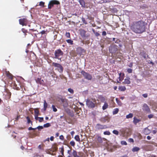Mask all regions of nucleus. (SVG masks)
I'll return each mask as SVG.
<instances>
[{"label":"nucleus","mask_w":157,"mask_h":157,"mask_svg":"<svg viewBox=\"0 0 157 157\" xmlns=\"http://www.w3.org/2000/svg\"><path fill=\"white\" fill-rule=\"evenodd\" d=\"M95 128L96 129H100L106 128H107V127L106 125H103L100 124H98L96 125Z\"/></svg>","instance_id":"9b49d317"},{"label":"nucleus","mask_w":157,"mask_h":157,"mask_svg":"<svg viewBox=\"0 0 157 157\" xmlns=\"http://www.w3.org/2000/svg\"><path fill=\"white\" fill-rule=\"evenodd\" d=\"M153 115L152 114H150L148 115V117L150 119L153 117Z\"/></svg>","instance_id":"8fccbe9b"},{"label":"nucleus","mask_w":157,"mask_h":157,"mask_svg":"<svg viewBox=\"0 0 157 157\" xmlns=\"http://www.w3.org/2000/svg\"><path fill=\"white\" fill-rule=\"evenodd\" d=\"M106 32L105 31H103L102 33V35L103 36L106 35Z\"/></svg>","instance_id":"6e6d98bb"},{"label":"nucleus","mask_w":157,"mask_h":157,"mask_svg":"<svg viewBox=\"0 0 157 157\" xmlns=\"http://www.w3.org/2000/svg\"><path fill=\"white\" fill-rule=\"evenodd\" d=\"M54 137L53 136H51L50 138V140L51 141H53L54 140Z\"/></svg>","instance_id":"13d9d810"},{"label":"nucleus","mask_w":157,"mask_h":157,"mask_svg":"<svg viewBox=\"0 0 157 157\" xmlns=\"http://www.w3.org/2000/svg\"><path fill=\"white\" fill-rule=\"evenodd\" d=\"M39 114V111L38 110H35V118L36 120L39 121V117H38Z\"/></svg>","instance_id":"ddd939ff"},{"label":"nucleus","mask_w":157,"mask_h":157,"mask_svg":"<svg viewBox=\"0 0 157 157\" xmlns=\"http://www.w3.org/2000/svg\"><path fill=\"white\" fill-rule=\"evenodd\" d=\"M129 141L130 142H134L133 140L132 139H129Z\"/></svg>","instance_id":"bf43d9fd"},{"label":"nucleus","mask_w":157,"mask_h":157,"mask_svg":"<svg viewBox=\"0 0 157 157\" xmlns=\"http://www.w3.org/2000/svg\"><path fill=\"white\" fill-rule=\"evenodd\" d=\"M34 65L36 66H37V67H38L39 66V62H35V64Z\"/></svg>","instance_id":"864d4df0"},{"label":"nucleus","mask_w":157,"mask_h":157,"mask_svg":"<svg viewBox=\"0 0 157 157\" xmlns=\"http://www.w3.org/2000/svg\"><path fill=\"white\" fill-rule=\"evenodd\" d=\"M108 104L106 102L105 103L104 105L102 107V109L104 110L106 108H108Z\"/></svg>","instance_id":"393cba45"},{"label":"nucleus","mask_w":157,"mask_h":157,"mask_svg":"<svg viewBox=\"0 0 157 157\" xmlns=\"http://www.w3.org/2000/svg\"><path fill=\"white\" fill-rule=\"evenodd\" d=\"M52 107L53 109V111L55 112H56L57 111V109L55 107V106L54 105H52Z\"/></svg>","instance_id":"4c0bfd02"},{"label":"nucleus","mask_w":157,"mask_h":157,"mask_svg":"<svg viewBox=\"0 0 157 157\" xmlns=\"http://www.w3.org/2000/svg\"><path fill=\"white\" fill-rule=\"evenodd\" d=\"M121 143L122 145H126L127 144L126 142L125 141H122Z\"/></svg>","instance_id":"a18cd8bd"},{"label":"nucleus","mask_w":157,"mask_h":157,"mask_svg":"<svg viewBox=\"0 0 157 157\" xmlns=\"http://www.w3.org/2000/svg\"><path fill=\"white\" fill-rule=\"evenodd\" d=\"M43 120V117H40V122H42Z\"/></svg>","instance_id":"680f3d73"},{"label":"nucleus","mask_w":157,"mask_h":157,"mask_svg":"<svg viewBox=\"0 0 157 157\" xmlns=\"http://www.w3.org/2000/svg\"><path fill=\"white\" fill-rule=\"evenodd\" d=\"M94 33L95 35H96V36H99V34L97 32H94Z\"/></svg>","instance_id":"603ef678"},{"label":"nucleus","mask_w":157,"mask_h":157,"mask_svg":"<svg viewBox=\"0 0 157 157\" xmlns=\"http://www.w3.org/2000/svg\"><path fill=\"white\" fill-rule=\"evenodd\" d=\"M59 139L62 140H63L64 139V137L63 135H61L59 136Z\"/></svg>","instance_id":"09e8293b"},{"label":"nucleus","mask_w":157,"mask_h":157,"mask_svg":"<svg viewBox=\"0 0 157 157\" xmlns=\"http://www.w3.org/2000/svg\"><path fill=\"white\" fill-rule=\"evenodd\" d=\"M140 148L137 147H135L132 149V151L133 152L137 151L139 150Z\"/></svg>","instance_id":"c85d7f7f"},{"label":"nucleus","mask_w":157,"mask_h":157,"mask_svg":"<svg viewBox=\"0 0 157 157\" xmlns=\"http://www.w3.org/2000/svg\"><path fill=\"white\" fill-rule=\"evenodd\" d=\"M140 121V120L136 118V117H134L133 118V123L135 124H136Z\"/></svg>","instance_id":"4be33fe9"},{"label":"nucleus","mask_w":157,"mask_h":157,"mask_svg":"<svg viewBox=\"0 0 157 157\" xmlns=\"http://www.w3.org/2000/svg\"><path fill=\"white\" fill-rule=\"evenodd\" d=\"M116 100L117 103H118V104L119 105H122V103L121 102H120V101H119L118 98H116Z\"/></svg>","instance_id":"c9c22d12"},{"label":"nucleus","mask_w":157,"mask_h":157,"mask_svg":"<svg viewBox=\"0 0 157 157\" xmlns=\"http://www.w3.org/2000/svg\"><path fill=\"white\" fill-rule=\"evenodd\" d=\"M41 33L42 35H44V36H45V34H46V31L45 30L42 31L41 32Z\"/></svg>","instance_id":"79ce46f5"},{"label":"nucleus","mask_w":157,"mask_h":157,"mask_svg":"<svg viewBox=\"0 0 157 157\" xmlns=\"http://www.w3.org/2000/svg\"><path fill=\"white\" fill-rule=\"evenodd\" d=\"M132 70L130 68H128L127 70V72L129 73H132Z\"/></svg>","instance_id":"c03bdc74"},{"label":"nucleus","mask_w":157,"mask_h":157,"mask_svg":"<svg viewBox=\"0 0 157 157\" xmlns=\"http://www.w3.org/2000/svg\"><path fill=\"white\" fill-rule=\"evenodd\" d=\"M119 89L121 91H124L126 90V88L124 86H120L119 87Z\"/></svg>","instance_id":"b1692460"},{"label":"nucleus","mask_w":157,"mask_h":157,"mask_svg":"<svg viewBox=\"0 0 157 157\" xmlns=\"http://www.w3.org/2000/svg\"><path fill=\"white\" fill-rule=\"evenodd\" d=\"M119 111V109H116L114 110V111H113V114H115L117 113Z\"/></svg>","instance_id":"473e14b6"},{"label":"nucleus","mask_w":157,"mask_h":157,"mask_svg":"<svg viewBox=\"0 0 157 157\" xmlns=\"http://www.w3.org/2000/svg\"><path fill=\"white\" fill-rule=\"evenodd\" d=\"M143 96L144 97V98H147V94H143Z\"/></svg>","instance_id":"5fc2aeb1"},{"label":"nucleus","mask_w":157,"mask_h":157,"mask_svg":"<svg viewBox=\"0 0 157 157\" xmlns=\"http://www.w3.org/2000/svg\"><path fill=\"white\" fill-rule=\"evenodd\" d=\"M147 138L148 140H150L151 139V137L149 136H148L147 137Z\"/></svg>","instance_id":"e2e57ef3"},{"label":"nucleus","mask_w":157,"mask_h":157,"mask_svg":"<svg viewBox=\"0 0 157 157\" xmlns=\"http://www.w3.org/2000/svg\"><path fill=\"white\" fill-rule=\"evenodd\" d=\"M86 105L89 108H93L95 107L96 101L94 99H87L86 100Z\"/></svg>","instance_id":"f03ea898"},{"label":"nucleus","mask_w":157,"mask_h":157,"mask_svg":"<svg viewBox=\"0 0 157 157\" xmlns=\"http://www.w3.org/2000/svg\"><path fill=\"white\" fill-rule=\"evenodd\" d=\"M48 106V104L46 102V101L45 100H44V110H45L46 109Z\"/></svg>","instance_id":"412c9836"},{"label":"nucleus","mask_w":157,"mask_h":157,"mask_svg":"<svg viewBox=\"0 0 157 157\" xmlns=\"http://www.w3.org/2000/svg\"><path fill=\"white\" fill-rule=\"evenodd\" d=\"M19 24L22 26H26L29 24L30 21L26 17H23L19 20Z\"/></svg>","instance_id":"7ed1b4c3"},{"label":"nucleus","mask_w":157,"mask_h":157,"mask_svg":"<svg viewBox=\"0 0 157 157\" xmlns=\"http://www.w3.org/2000/svg\"><path fill=\"white\" fill-rule=\"evenodd\" d=\"M36 82L37 83H39V78H37L36 79Z\"/></svg>","instance_id":"3c124183"},{"label":"nucleus","mask_w":157,"mask_h":157,"mask_svg":"<svg viewBox=\"0 0 157 157\" xmlns=\"http://www.w3.org/2000/svg\"><path fill=\"white\" fill-rule=\"evenodd\" d=\"M31 116H27L26 117V119L27 120V123L28 124H31V125H33V123L31 121Z\"/></svg>","instance_id":"4468645a"},{"label":"nucleus","mask_w":157,"mask_h":157,"mask_svg":"<svg viewBox=\"0 0 157 157\" xmlns=\"http://www.w3.org/2000/svg\"><path fill=\"white\" fill-rule=\"evenodd\" d=\"M75 139L77 141H80V139L78 135H76L75 137Z\"/></svg>","instance_id":"7c9ffc66"},{"label":"nucleus","mask_w":157,"mask_h":157,"mask_svg":"<svg viewBox=\"0 0 157 157\" xmlns=\"http://www.w3.org/2000/svg\"><path fill=\"white\" fill-rule=\"evenodd\" d=\"M143 110L145 113H150L151 112L149 106L146 104H144L142 107Z\"/></svg>","instance_id":"39448f33"},{"label":"nucleus","mask_w":157,"mask_h":157,"mask_svg":"<svg viewBox=\"0 0 157 157\" xmlns=\"http://www.w3.org/2000/svg\"><path fill=\"white\" fill-rule=\"evenodd\" d=\"M44 128V127H43V126H40V129H42L43 128Z\"/></svg>","instance_id":"338daca9"},{"label":"nucleus","mask_w":157,"mask_h":157,"mask_svg":"<svg viewBox=\"0 0 157 157\" xmlns=\"http://www.w3.org/2000/svg\"><path fill=\"white\" fill-rule=\"evenodd\" d=\"M66 36L67 37H70V34L69 33H67L66 34Z\"/></svg>","instance_id":"49530a36"},{"label":"nucleus","mask_w":157,"mask_h":157,"mask_svg":"<svg viewBox=\"0 0 157 157\" xmlns=\"http://www.w3.org/2000/svg\"><path fill=\"white\" fill-rule=\"evenodd\" d=\"M52 65L54 66L57 68V69L60 72H61L63 71V68L60 64L53 62L52 63Z\"/></svg>","instance_id":"20e7f679"},{"label":"nucleus","mask_w":157,"mask_h":157,"mask_svg":"<svg viewBox=\"0 0 157 157\" xmlns=\"http://www.w3.org/2000/svg\"><path fill=\"white\" fill-rule=\"evenodd\" d=\"M66 41L67 43L70 44H73V41L71 40H67Z\"/></svg>","instance_id":"f704fd0d"},{"label":"nucleus","mask_w":157,"mask_h":157,"mask_svg":"<svg viewBox=\"0 0 157 157\" xmlns=\"http://www.w3.org/2000/svg\"><path fill=\"white\" fill-rule=\"evenodd\" d=\"M22 31L25 33V36L27 35L26 33L28 32L27 31L26 29H25L24 28H22L21 29Z\"/></svg>","instance_id":"c756f323"},{"label":"nucleus","mask_w":157,"mask_h":157,"mask_svg":"<svg viewBox=\"0 0 157 157\" xmlns=\"http://www.w3.org/2000/svg\"><path fill=\"white\" fill-rule=\"evenodd\" d=\"M21 149L23 150V149H24V147L23 146H21Z\"/></svg>","instance_id":"69168bd1"},{"label":"nucleus","mask_w":157,"mask_h":157,"mask_svg":"<svg viewBox=\"0 0 157 157\" xmlns=\"http://www.w3.org/2000/svg\"><path fill=\"white\" fill-rule=\"evenodd\" d=\"M51 126V124L49 123H47L44 124L43 125L44 128H47L50 127Z\"/></svg>","instance_id":"bb28decb"},{"label":"nucleus","mask_w":157,"mask_h":157,"mask_svg":"<svg viewBox=\"0 0 157 157\" xmlns=\"http://www.w3.org/2000/svg\"><path fill=\"white\" fill-rule=\"evenodd\" d=\"M133 116V115L132 113H130L126 116V118L127 119H129L130 118H132Z\"/></svg>","instance_id":"a878e982"},{"label":"nucleus","mask_w":157,"mask_h":157,"mask_svg":"<svg viewBox=\"0 0 157 157\" xmlns=\"http://www.w3.org/2000/svg\"><path fill=\"white\" fill-rule=\"evenodd\" d=\"M151 129L149 128L148 127L145 128L143 131L144 133L146 135L149 134L151 132Z\"/></svg>","instance_id":"f8f14e48"},{"label":"nucleus","mask_w":157,"mask_h":157,"mask_svg":"<svg viewBox=\"0 0 157 157\" xmlns=\"http://www.w3.org/2000/svg\"><path fill=\"white\" fill-rule=\"evenodd\" d=\"M44 2H40V6H44Z\"/></svg>","instance_id":"de8ad7c7"},{"label":"nucleus","mask_w":157,"mask_h":157,"mask_svg":"<svg viewBox=\"0 0 157 157\" xmlns=\"http://www.w3.org/2000/svg\"><path fill=\"white\" fill-rule=\"evenodd\" d=\"M157 132V131L155 130H154L152 131V132L154 134H155Z\"/></svg>","instance_id":"052dcab7"},{"label":"nucleus","mask_w":157,"mask_h":157,"mask_svg":"<svg viewBox=\"0 0 157 157\" xmlns=\"http://www.w3.org/2000/svg\"><path fill=\"white\" fill-rule=\"evenodd\" d=\"M63 54V52L60 50H58L56 51L55 52V58H58L60 56H62Z\"/></svg>","instance_id":"1a4fd4ad"},{"label":"nucleus","mask_w":157,"mask_h":157,"mask_svg":"<svg viewBox=\"0 0 157 157\" xmlns=\"http://www.w3.org/2000/svg\"><path fill=\"white\" fill-rule=\"evenodd\" d=\"M6 74L7 76L9 78H10L11 79H12L13 78V76L10 73L9 71H6Z\"/></svg>","instance_id":"f3484780"},{"label":"nucleus","mask_w":157,"mask_h":157,"mask_svg":"<svg viewBox=\"0 0 157 157\" xmlns=\"http://www.w3.org/2000/svg\"><path fill=\"white\" fill-rule=\"evenodd\" d=\"M10 106H8L6 107V110L7 112H9L10 111Z\"/></svg>","instance_id":"58836bf2"},{"label":"nucleus","mask_w":157,"mask_h":157,"mask_svg":"<svg viewBox=\"0 0 157 157\" xmlns=\"http://www.w3.org/2000/svg\"><path fill=\"white\" fill-rule=\"evenodd\" d=\"M36 128H37L38 129H39V126H38L36 128H33L31 127H30L28 128V130H35L36 129Z\"/></svg>","instance_id":"2f4dec72"},{"label":"nucleus","mask_w":157,"mask_h":157,"mask_svg":"<svg viewBox=\"0 0 157 157\" xmlns=\"http://www.w3.org/2000/svg\"><path fill=\"white\" fill-rule=\"evenodd\" d=\"M68 91L70 93L72 94H73L74 91L73 89H72L71 88H69L68 89Z\"/></svg>","instance_id":"ea45409f"},{"label":"nucleus","mask_w":157,"mask_h":157,"mask_svg":"<svg viewBox=\"0 0 157 157\" xmlns=\"http://www.w3.org/2000/svg\"><path fill=\"white\" fill-rule=\"evenodd\" d=\"M82 74L84 77L88 80H91L92 78V77L90 74L87 73L84 71H82Z\"/></svg>","instance_id":"6e6552de"},{"label":"nucleus","mask_w":157,"mask_h":157,"mask_svg":"<svg viewBox=\"0 0 157 157\" xmlns=\"http://www.w3.org/2000/svg\"><path fill=\"white\" fill-rule=\"evenodd\" d=\"M20 116H17L16 118V120H18V119H19L20 118Z\"/></svg>","instance_id":"0e129e2a"},{"label":"nucleus","mask_w":157,"mask_h":157,"mask_svg":"<svg viewBox=\"0 0 157 157\" xmlns=\"http://www.w3.org/2000/svg\"><path fill=\"white\" fill-rule=\"evenodd\" d=\"M117 46L115 45H113L109 47V50L110 53H115L117 50Z\"/></svg>","instance_id":"423d86ee"},{"label":"nucleus","mask_w":157,"mask_h":157,"mask_svg":"<svg viewBox=\"0 0 157 157\" xmlns=\"http://www.w3.org/2000/svg\"><path fill=\"white\" fill-rule=\"evenodd\" d=\"M113 133L116 134V135H117L118 134V133H119V132H118L116 130H114L113 131Z\"/></svg>","instance_id":"a19ab883"},{"label":"nucleus","mask_w":157,"mask_h":157,"mask_svg":"<svg viewBox=\"0 0 157 157\" xmlns=\"http://www.w3.org/2000/svg\"><path fill=\"white\" fill-rule=\"evenodd\" d=\"M124 84H129L130 83V81L129 80V78L125 79L124 82H123Z\"/></svg>","instance_id":"5701e85b"},{"label":"nucleus","mask_w":157,"mask_h":157,"mask_svg":"<svg viewBox=\"0 0 157 157\" xmlns=\"http://www.w3.org/2000/svg\"><path fill=\"white\" fill-rule=\"evenodd\" d=\"M59 133H57L56 134V137H58L59 136Z\"/></svg>","instance_id":"774afa93"},{"label":"nucleus","mask_w":157,"mask_h":157,"mask_svg":"<svg viewBox=\"0 0 157 157\" xmlns=\"http://www.w3.org/2000/svg\"><path fill=\"white\" fill-rule=\"evenodd\" d=\"M31 45V44H28L27 46V49H26L25 51V52L26 53H27L29 52V51L28 50V49H29V47Z\"/></svg>","instance_id":"72a5a7b5"},{"label":"nucleus","mask_w":157,"mask_h":157,"mask_svg":"<svg viewBox=\"0 0 157 157\" xmlns=\"http://www.w3.org/2000/svg\"><path fill=\"white\" fill-rule=\"evenodd\" d=\"M109 118H108V117H102L100 120V121L103 122V123H105V122H106V121H109Z\"/></svg>","instance_id":"dca6fc26"},{"label":"nucleus","mask_w":157,"mask_h":157,"mask_svg":"<svg viewBox=\"0 0 157 157\" xmlns=\"http://www.w3.org/2000/svg\"><path fill=\"white\" fill-rule=\"evenodd\" d=\"M104 134L105 135H109L110 134V132L109 131H106L104 132Z\"/></svg>","instance_id":"e433bc0d"},{"label":"nucleus","mask_w":157,"mask_h":157,"mask_svg":"<svg viewBox=\"0 0 157 157\" xmlns=\"http://www.w3.org/2000/svg\"><path fill=\"white\" fill-rule=\"evenodd\" d=\"M71 134L72 136H73L74 134H75V132L74 131H72L71 132Z\"/></svg>","instance_id":"4d7b16f0"},{"label":"nucleus","mask_w":157,"mask_h":157,"mask_svg":"<svg viewBox=\"0 0 157 157\" xmlns=\"http://www.w3.org/2000/svg\"><path fill=\"white\" fill-rule=\"evenodd\" d=\"M61 100L62 103H63V105L66 111H67L66 110L65 108H67L69 105L67 100L65 99L62 98L61 99Z\"/></svg>","instance_id":"0eeeda50"},{"label":"nucleus","mask_w":157,"mask_h":157,"mask_svg":"<svg viewBox=\"0 0 157 157\" xmlns=\"http://www.w3.org/2000/svg\"><path fill=\"white\" fill-rule=\"evenodd\" d=\"M11 93H8L6 96V98L7 100H9L11 98Z\"/></svg>","instance_id":"cd10ccee"},{"label":"nucleus","mask_w":157,"mask_h":157,"mask_svg":"<svg viewBox=\"0 0 157 157\" xmlns=\"http://www.w3.org/2000/svg\"><path fill=\"white\" fill-rule=\"evenodd\" d=\"M74 157H79V156L77 155V152L76 151L73 150L72 153Z\"/></svg>","instance_id":"aec40b11"},{"label":"nucleus","mask_w":157,"mask_h":157,"mask_svg":"<svg viewBox=\"0 0 157 157\" xmlns=\"http://www.w3.org/2000/svg\"><path fill=\"white\" fill-rule=\"evenodd\" d=\"M70 144L72 146L74 147L75 145V143L74 141H71L70 142Z\"/></svg>","instance_id":"37998d69"},{"label":"nucleus","mask_w":157,"mask_h":157,"mask_svg":"<svg viewBox=\"0 0 157 157\" xmlns=\"http://www.w3.org/2000/svg\"><path fill=\"white\" fill-rule=\"evenodd\" d=\"M80 33V35L82 37H84L85 36V34L86 33V32L83 29H80L79 30Z\"/></svg>","instance_id":"2eb2a0df"},{"label":"nucleus","mask_w":157,"mask_h":157,"mask_svg":"<svg viewBox=\"0 0 157 157\" xmlns=\"http://www.w3.org/2000/svg\"><path fill=\"white\" fill-rule=\"evenodd\" d=\"M98 99L102 102H105V98L103 97L100 96L99 97Z\"/></svg>","instance_id":"6ab92c4d"},{"label":"nucleus","mask_w":157,"mask_h":157,"mask_svg":"<svg viewBox=\"0 0 157 157\" xmlns=\"http://www.w3.org/2000/svg\"><path fill=\"white\" fill-rule=\"evenodd\" d=\"M79 2L80 5L82 6V7H85V4L83 0H79Z\"/></svg>","instance_id":"a211bd4d"},{"label":"nucleus","mask_w":157,"mask_h":157,"mask_svg":"<svg viewBox=\"0 0 157 157\" xmlns=\"http://www.w3.org/2000/svg\"><path fill=\"white\" fill-rule=\"evenodd\" d=\"M59 3V2L53 0L49 2V3L48 4V8H51V7L53 6L54 4H58Z\"/></svg>","instance_id":"9d476101"},{"label":"nucleus","mask_w":157,"mask_h":157,"mask_svg":"<svg viewBox=\"0 0 157 157\" xmlns=\"http://www.w3.org/2000/svg\"><path fill=\"white\" fill-rule=\"evenodd\" d=\"M131 29L136 33H141L145 30L144 23L143 21H141L136 22L131 26Z\"/></svg>","instance_id":"f257e3e1"}]
</instances>
